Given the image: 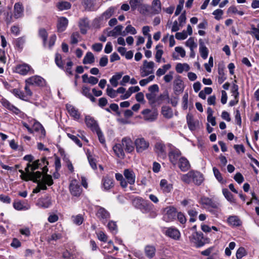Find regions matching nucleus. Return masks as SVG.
Wrapping results in <instances>:
<instances>
[{
    "mask_svg": "<svg viewBox=\"0 0 259 259\" xmlns=\"http://www.w3.org/2000/svg\"><path fill=\"white\" fill-rule=\"evenodd\" d=\"M199 203L215 217L218 218L222 212L221 204L217 199L203 196L201 197Z\"/></svg>",
    "mask_w": 259,
    "mask_h": 259,
    "instance_id": "obj_1",
    "label": "nucleus"
},
{
    "mask_svg": "<svg viewBox=\"0 0 259 259\" xmlns=\"http://www.w3.org/2000/svg\"><path fill=\"white\" fill-rule=\"evenodd\" d=\"M168 146L170 148L168 154L169 161L173 165H176L178 163L180 158L182 157V153L179 149L173 146L171 144H169Z\"/></svg>",
    "mask_w": 259,
    "mask_h": 259,
    "instance_id": "obj_2",
    "label": "nucleus"
},
{
    "mask_svg": "<svg viewBox=\"0 0 259 259\" xmlns=\"http://www.w3.org/2000/svg\"><path fill=\"white\" fill-rule=\"evenodd\" d=\"M155 63L153 61L148 62L147 60L143 61V64L140 67V74L143 77L147 76L154 73Z\"/></svg>",
    "mask_w": 259,
    "mask_h": 259,
    "instance_id": "obj_3",
    "label": "nucleus"
},
{
    "mask_svg": "<svg viewBox=\"0 0 259 259\" xmlns=\"http://www.w3.org/2000/svg\"><path fill=\"white\" fill-rule=\"evenodd\" d=\"M191 243L197 247H200L203 246L205 244L203 234L201 232L194 231L189 237Z\"/></svg>",
    "mask_w": 259,
    "mask_h": 259,
    "instance_id": "obj_4",
    "label": "nucleus"
},
{
    "mask_svg": "<svg viewBox=\"0 0 259 259\" xmlns=\"http://www.w3.org/2000/svg\"><path fill=\"white\" fill-rule=\"evenodd\" d=\"M14 72L22 75H26L33 74L34 70L29 64L24 63L17 65L15 67Z\"/></svg>",
    "mask_w": 259,
    "mask_h": 259,
    "instance_id": "obj_5",
    "label": "nucleus"
},
{
    "mask_svg": "<svg viewBox=\"0 0 259 259\" xmlns=\"http://www.w3.org/2000/svg\"><path fill=\"white\" fill-rule=\"evenodd\" d=\"M25 83L30 85L44 87L46 85V81L41 76L39 75H33L28 77L25 80Z\"/></svg>",
    "mask_w": 259,
    "mask_h": 259,
    "instance_id": "obj_6",
    "label": "nucleus"
},
{
    "mask_svg": "<svg viewBox=\"0 0 259 259\" xmlns=\"http://www.w3.org/2000/svg\"><path fill=\"white\" fill-rule=\"evenodd\" d=\"M134 144L138 153L143 152L148 149L149 147V142L142 137L136 139Z\"/></svg>",
    "mask_w": 259,
    "mask_h": 259,
    "instance_id": "obj_7",
    "label": "nucleus"
},
{
    "mask_svg": "<svg viewBox=\"0 0 259 259\" xmlns=\"http://www.w3.org/2000/svg\"><path fill=\"white\" fill-rule=\"evenodd\" d=\"M154 151L158 156L164 159L166 158L167 153L166 151V147L162 142H157L155 143L154 146Z\"/></svg>",
    "mask_w": 259,
    "mask_h": 259,
    "instance_id": "obj_8",
    "label": "nucleus"
},
{
    "mask_svg": "<svg viewBox=\"0 0 259 259\" xmlns=\"http://www.w3.org/2000/svg\"><path fill=\"white\" fill-rule=\"evenodd\" d=\"M177 214V209L173 206H169L165 208V213L163 215V219L167 222L173 221Z\"/></svg>",
    "mask_w": 259,
    "mask_h": 259,
    "instance_id": "obj_9",
    "label": "nucleus"
},
{
    "mask_svg": "<svg viewBox=\"0 0 259 259\" xmlns=\"http://www.w3.org/2000/svg\"><path fill=\"white\" fill-rule=\"evenodd\" d=\"M126 152L130 153L134 151L135 146L133 142L130 137H124L121 140V143Z\"/></svg>",
    "mask_w": 259,
    "mask_h": 259,
    "instance_id": "obj_10",
    "label": "nucleus"
},
{
    "mask_svg": "<svg viewBox=\"0 0 259 259\" xmlns=\"http://www.w3.org/2000/svg\"><path fill=\"white\" fill-rule=\"evenodd\" d=\"M85 122L88 127L90 128L93 132L95 133L100 130L97 121L89 115L85 116Z\"/></svg>",
    "mask_w": 259,
    "mask_h": 259,
    "instance_id": "obj_11",
    "label": "nucleus"
},
{
    "mask_svg": "<svg viewBox=\"0 0 259 259\" xmlns=\"http://www.w3.org/2000/svg\"><path fill=\"white\" fill-rule=\"evenodd\" d=\"M165 234L175 240H179L181 237V233L179 230L174 227L167 228Z\"/></svg>",
    "mask_w": 259,
    "mask_h": 259,
    "instance_id": "obj_12",
    "label": "nucleus"
},
{
    "mask_svg": "<svg viewBox=\"0 0 259 259\" xmlns=\"http://www.w3.org/2000/svg\"><path fill=\"white\" fill-rule=\"evenodd\" d=\"M71 194L74 196H79L82 191L81 188L76 180H72L69 185Z\"/></svg>",
    "mask_w": 259,
    "mask_h": 259,
    "instance_id": "obj_13",
    "label": "nucleus"
},
{
    "mask_svg": "<svg viewBox=\"0 0 259 259\" xmlns=\"http://www.w3.org/2000/svg\"><path fill=\"white\" fill-rule=\"evenodd\" d=\"M24 7L21 3L18 2L14 6L13 16L15 19L22 18L24 16Z\"/></svg>",
    "mask_w": 259,
    "mask_h": 259,
    "instance_id": "obj_14",
    "label": "nucleus"
},
{
    "mask_svg": "<svg viewBox=\"0 0 259 259\" xmlns=\"http://www.w3.org/2000/svg\"><path fill=\"white\" fill-rule=\"evenodd\" d=\"M142 113L144 115V119L150 121L155 120L158 115L157 112L156 110H151L148 109L144 110Z\"/></svg>",
    "mask_w": 259,
    "mask_h": 259,
    "instance_id": "obj_15",
    "label": "nucleus"
},
{
    "mask_svg": "<svg viewBox=\"0 0 259 259\" xmlns=\"http://www.w3.org/2000/svg\"><path fill=\"white\" fill-rule=\"evenodd\" d=\"M68 25V20L64 17L58 18L57 23V29L58 32L64 31Z\"/></svg>",
    "mask_w": 259,
    "mask_h": 259,
    "instance_id": "obj_16",
    "label": "nucleus"
},
{
    "mask_svg": "<svg viewBox=\"0 0 259 259\" xmlns=\"http://www.w3.org/2000/svg\"><path fill=\"white\" fill-rule=\"evenodd\" d=\"M113 179L106 176L103 178L102 180V188L105 191H108L113 187Z\"/></svg>",
    "mask_w": 259,
    "mask_h": 259,
    "instance_id": "obj_17",
    "label": "nucleus"
},
{
    "mask_svg": "<svg viewBox=\"0 0 259 259\" xmlns=\"http://www.w3.org/2000/svg\"><path fill=\"white\" fill-rule=\"evenodd\" d=\"M66 109L69 115L75 120H78L80 117V114L78 110L70 104H66Z\"/></svg>",
    "mask_w": 259,
    "mask_h": 259,
    "instance_id": "obj_18",
    "label": "nucleus"
},
{
    "mask_svg": "<svg viewBox=\"0 0 259 259\" xmlns=\"http://www.w3.org/2000/svg\"><path fill=\"white\" fill-rule=\"evenodd\" d=\"M14 208L17 210H26L30 208L29 205L26 201L16 199L13 202Z\"/></svg>",
    "mask_w": 259,
    "mask_h": 259,
    "instance_id": "obj_19",
    "label": "nucleus"
},
{
    "mask_svg": "<svg viewBox=\"0 0 259 259\" xmlns=\"http://www.w3.org/2000/svg\"><path fill=\"white\" fill-rule=\"evenodd\" d=\"M123 175L129 184L134 185L135 184L136 175L132 169H124L123 171Z\"/></svg>",
    "mask_w": 259,
    "mask_h": 259,
    "instance_id": "obj_20",
    "label": "nucleus"
},
{
    "mask_svg": "<svg viewBox=\"0 0 259 259\" xmlns=\"http://www.w3.org/2000/svg\"><path fill=\"white\" fill-rule=\"evenodd\" d=\"M33 130L39 133V138L40 139H44L46 137V131L42 125V124L38 121L35 122L33 123Z\"/></svg>",
    "mask_w": 259,
    "mask_h": 259,
    "instance_id": "obj_21",
    "label": "nucleus"
},
{
    "mask_svg": "<svg viewBox=\"0 0 259 259\" xmlns=\"http://www.w3.org/2000/svg\"><path fill=\"white\" fill-rule=\"evenodd\" d=\"M96 215L102 221L106 220L110 218L109 212L105 208L101 206H98Z\"/></svg>",
    "mask_w": 259,
    "mask_h": 259,
    "instance_id": "obj_22",
    "label": "nucleus"
},
{
    "mask_svg": "<svg viewBox=\"0 0 259 259\" xmlns=\"http://www.w3.org/2000/svg\"><path fill=\"white\" fill-rule=\"evenodd\" d=\"M227 223L232 227H237L242 225V221L237 215H231L227 219Z\"/></svg>",
    "mask_w": 259,
    "mask_h": 259,
    "instance_id": "obj_23",
    "label": "nucleus"
},
{
    "mask_svg": "<svg viewBox=\"0 0 259 259\" xmlns=\"http://www.w3.org/2000/svg\"><path fill=\"white\" fill-rule=\"evenodd\" d=\"M79 27L80 32L82 34H85L90 28L89 21L87 18H83L80 19L79 22Z\"/></svg>",
    "mask_w": 259,
    "mask_h": 259,
    "instance_id": "obj_24",
    "label": "nucleus"
},
{
    "mask_svg": "<svg viewBox=\"0 0 259 259\" xmlns=\"http://www.w3.org/2000/svg\"><path fill=\"white\" fill-rule=\"evenodd\" d=\"M179 168L183 171H186L190 168V164L189 161L185 157H181L178 161Z\"/></svg>",
    "mask_w": 259,
    "mask_h": 259,
    "instance_id": "obj_25",
    "label": "nucleus"
},
{
    "mask_svg": "<svg viewBox=\"0 0 259 259\" xmlns=\"http://www.w3.org/2000/svg\"><path fill=\"white\" fill-rule=\"evenodd\" d=\"M160 187L163 193H168L172 189V185L168 183L165 179H162L160 182Z\"/></svg>",
    "mask_w": 259,
    "mask_h": 259,
    "instance_id": "obj_26",
    "label": "nucleus"
},
{
    "mask_svg": "<svg viewBox=\"0 0 259 259\" xmlns=\"http://www.w3.org/2000/svg\"><path fill=\"white\" fill-rule=\"evenodd\" d=\"M124 148L120 143L116 144L113 147V150L115 155L119 158L123 159L125 156Z\"/></svg>",
    "mask_w": 259,
    "mask_h": 259,
    "instance_id": "obj_27",
    "label": "nucleus"
},
{
    "mask_svg": "<svg viewBox=\"0 0 259 259\" xmlns=\"http://www.w3.org/2000/svg\"><path fill=\"white\" fill-rule=\"evenodd\" d=\"M199 53L201 57L203 59H206L208 55V50L205 46V44L202 39L199 40Z\"/></svg>",
    "mask_w": 259,
    "mask_h": 259,
    "instance_id": "obj_28",
    "label": "nucleus"
},
{
    "mask_svg": "<svg viewBox=\"0 0 259 259\" xmlns=\"http://www.w3.org/2000/svg\"><path fill=\"white\" fill-rule=\"evenodd\" d=\"M192 182L196 185H200L203 181V177L202 174L197 171L193 170Z\"/></svg>",
    "mask_w": 259,
    "mask_h": 259,
    "instance_id": "obj_29",
    "label": "nucleus"
},
{
    "mask_svg": "<svg viewBox=\"0 0 259 259\" xmlns=\"http://www.w3.org/2000/svg\"><path fill=\"white\" fill-rule=\"evenodd\" d=\"M154 208V206L148 200H144L141 206L140 210L143 213H148Z\"/></svg>",
    "mask_w": 259,
    "mask_h": 259,
    "instance_id": "obj_30",
    "label": "nucleus"
},
{
    "mask_svg": "<svg viewBox=\"0 0 259 259\" xmlns=\"http://www.w3.org/2000/svg\"><path fill=\"white\" fill-rule=\"evenodd\" d=\"M184 85L181 79H177L174 81V90L176 94L182 92L184 90Z\"/></svg>",
    "mask_w": 259,
    "mask_h": 259,
    "instance_id": "obj_31",
    "label": "nucleus"
},
{
    "mask_svg": "<svg viewBox=\"0 0 259 259\" xmlns=\"http://www.w3.org/2000/svg\"><path fill=\"white\" fill-rule=\"evenodd\" d=\"M96 0H83L82 5L85 11H93L95 10V3Z\"/></svg>",
    "mask_w": 259,
    "mask_h": 259,
    "instance_id": "obj_32",
    "label": "nucleus"
},
{
    "mask_svg": "<svg viewBox=\"0 0 259 259\" xmlns=\"http://www.w3.org/2000/svg\"><path fill=\"white\" fill-rule=\"evenodd\" d=\"M38 204L41 207L48 208L52 205L51 199L48 196L40 198L38 200Z\"/></svg>",
    "mask_w": 259,
    "mask_h": 259,
    "instance_id": "obj_33",
    "label": "nucleus"
},
{
    "mask_svg": "<svg viewBox=\"0 0 259 259\" xmlns=\"http://www.w3.org/2000/svg\"><path fill=\"white\" fill-rule=\"evenodd\" d=\"M81 94L87 98L89 99L92 102H95L96 101V98L90 92V88L85 85H83L82 88Z\"/></svg>",
    "mask_w": 259,
    "mask_h": 259,
    "instance_id": "obj_34",
    "label": "nucleus"
},
{
    "mask_svg": "<svg viewBox=\"0 0 259 259\" xmlns=\"http://www.w3.org/2000/svg\"><path fill=\"white\" fill-rule=\"evenodd\" d=\"M161 113L165 118L167 119L171 118L173 116L172 110L168 106H163L161 108Z\"/></svg>",
    "mask_w": 259,
    "mask_h": 259,
    "instance_id": "obj_35",
    "label": "nucleus"
},
{
    "mask_svg": "<svg viewBox=\"0 0 259 259\" xmlns=\"http://www.w3.org/2000/svg\"><path fill=\"white\" fill-rule=\"evenodd\" d=\"M11 92L16 97L25 101H28L26 95H25V93L20 90L18 89H14L12 90Z\"/></svg>",
    "mask_w": 259,
    "mask_h": 259,
    "instance_id": "obj_36",
    "label": "nucleus"
},
{
    "mask_svg": "<svg viewBox=\"0 0 259 259\" xmlns=\"http://www.w3.org/2000/svg\"><path fill=\"white\" fill-rule=\"evenodd\" d=\"M162 48L163 46L161 44L157 45L155 47V60L158 63H160L161 62L162 56L163 54V51L162 50Z\"/></svg>",
    "mask_w": 259,
    "mask_h": 259,
    "instance_id": "obj_37",
    "label": "nucleus"
},
{
    "mask_svg": "<svg viewBox=\"0 0 259 259\" xmlns=\"http://www.w3.org/2000/svg\"><path fill=\"white\" fill-rule=\"evenodd\" d=\"M145 252L146 255L149 258H153L156 252V249L152 245H147L145 248Z\"/></svg>",
    "mask_w": 259,
    "mask_h": 259,
    "instance_id": "obj_38",
    "label": "nucleus"
},
{
    "mask_svg": "<svg viewBox=\"0 0 259 259\" xmlns=\"http://www.w3.org/2000/svg\"><path fill=\"white\" fill-rule=\"evenodd\" d=\"M187 123L190 130L193 131L196 129V125L194 121L193 115L188 113L186 116Z\"/></svg>",
    "mask_w": 259,
    "mask_h": 259,
    "instance_id": "obj_39",
    "label": "nucleus"
},
{
    "mask_svg": "<svg viewBox=\"0 0 259 259\" xmlns=\"http://www.w3.org/2000/svg\"><path fill=\"white\" fill-rule=\"evenodd\" d=\"M56 6L60 11H64L70 9L71 4L68 2L62 1L59 2Z\"/></svg>",
    "mask_w": 259,
    "mask_h": 259,
    "instance_id": "obj_40",
    "label": "nucleus"
},
{
    "mask_svg": "<svg viewBox=\"0 0 259 259\" xmlns=\"http://www.w3.org/2000/svg\"><path fill=\"white\" fill-rule=\"evenodd\" d=\"M95 62V57L91 52H88L85 54L83 59L82 63L84 64H92Z\"/></svg>",
    "mask_w": 259,
    "mask_h": 259,
    "instance_id": "obj_41",
    "label": "nucleus"
},
{
    "mask_svg": "<svg viewBox=\"0 0 259 259\" xmlns=\"http://www.w3.org/2000/svg\"><path fill=\"white\" fill-rule=\"evenodd\" d=\"M123 26L122 25H117L115 26L112 30L108 32V36L115 37L117 35H120Z\"/></svg>",
    "mask_w": 259,
    "mask_h": 259,
    "instance_id": "obj_42",
    "label": "nucleus"
},
{
    "mask_svg": "<svg viewBox=\"0 0 259 259\" xmlns=\"http://www.w3.org/2000/svg\"><path fill=\"white\" fill-rule=\"evenodd\" d=\"M41 176L42 174L40 171H30L29 180H32L34 182L37 183L39 181V179L41 178Z\"/></svg>",
    "mask_w": 259,
    "mask_h": 259,
    "instance_id": "obj_43",
    "label": "nucleus"
},
{
    "mask_svg": "<svg viewBox=\"0 0 259 259\" xmlns=\"http://www.w3.org/2000/svg\"><path fill=\"white\" fill-rule=\"evenodd\" d=\"M152 9L154 14H158L160 12L161 8L159 0H154L152 2Z\"/></svg>",
    "mask_w": 259,
    "mask_h": 259,
    "instance_id": "obj_44",
    "label": "nucleus"
},
{
    "mask_svg": "<svg viewBox=\"0 0 259 259\" xmlns=\"http://www.w3.org/2000/svg\"><path fill=\"white\" fill-rule=\"evenodd\" d=\"M30 163H28L27 164V166L25 169L26 172H24L22 170H19V172L21 173V177L22 179L25 181H28L30 175Z\"/></svg>",
    "mask_w": 259,
    "mask_h": 259,
    "instance_id": "obj_45",
    "label": "nucleus"
},
{
    "mask_svg": "<svg viewBox=\"0 0 259 259\" xmlns=\"http://www.w3.org/2000/svg\"><path fill=\"white\" fill-rule=\"evenodd\" d=\"M38 35L42 39L44 46L47 44L48 32L44 28H40L38 30Z\"/></svg>",
    "mask_w": 259,
    "mask_h": 259,
    "instance_id": "obj_46",
    "label": "nucleus"
},
{
    "mask_svg": "<svg viewBox=\"0 0 259 259\" xmlns=\"http://www.w3.org/2000/svg\"><path fill=\"white\" fill-rule=\"evenodd\" d=\"M115 10V8L111 7L109 8L105 12H104L102 15V18L103 19H108L110 18L114 14Z\"/></svg>",
    "mask_w": 259,
    "mask_h": 259,
    "instance_id": "obj_47",
    "label": "nucleus"
},
{
    "mask_svg": "<svg viewBox=\"0 0 259 259\" xmlns=\"http://www.w3.org/2000/svg\"><path fill=\"white\" fill-rule=\"evenodd\" d=\"M121 77L122 74L120 73H116L112 76L109 81L113 87L115 88L117 87L118 84V80H119Z\"/></svg>",
    "mask_w": 259,
    "mask_h": 259,
    "instance_id": "obj_48",
    "label": "nucleus"
},
{
    "mask_svg": "<svg viewBox=\"0 0 259 259\" xmlns=\"http://www.w3.org/2000/svg\"><path fill=\"white\" fill-rule=\"evenodd\" d=\"M176 69L178 73H182L184 71H188L190 69V67L186 63H179L177 65Z\"/></svg>",
    "mask_w": 259,
    "mask_h": 259,
    "instance_id": "obj_49",
    "label": "nucleus"
},
{
    "mask_svg": "<svg viewBox=\"0 0 259 259\" xmlns=\"http://www.w3.org/2000/svg\"><path fill=\"white\" fill-rule=\"evenodd\" d=\"M55 63L57 66L61 69L64 70V64L62 60L61 55L59 53H56L55 55Z\"/></svg>",
    "mask_w": 259,
    "mask_h": 259,
    "instance_id": "obj_50",
    "label": "nucleus"
},
{
    "mask_svg": "<svg viewBox=\"0 0 259 259\" xmlns=\"http://www.w3.org/2000/svg\"><path fill=\"white\" fill-rule=\"evenodd\" d=\"M193 170L189 171L187 174L183 175L181 177L182 180L187 183L189 184L192 182Z\"/></svg>",
    "mask_w": 259,
    "mask_h": 259,
    "instance_id": "obj_51",
    "label": "nucleus"
},
{
    "mask_svg": "<svg viewBox=\"0 0 259 259\" xmlns=\"http://www.w3.org/2000/svg\"><path fill=\"white\" fill-rule=\"evenodd\" d=\"M143 0H130V4L133 11H135L137 8L142 5Z\"/></svg>",
    "mask_w": 259,
    "mask_h": 259,
    "instance_id": "obj_52",
    "label": "nucleus"
},
{
    "mask_svg": "<svg viewBox=\"0 0 259 259\" xmlns=\"http://www.w3.org/2000/svg\"><path fill=\"white\" fill-rule=\"evenodd\" d=\"M62 238V235L60 233H53L50 237H48L47 241L49 243H51L52 241H56L58 240L61 239Z\"/></svg>",
    "mask_w": 259,
    "mask_h": 259,
    "instance_id": "obj_53",
    "label": "nucleus"
},
{
    "mask_svg": "<svg viewBox=\"0 0 259 259\" xmlns=\"http://www.w3.org/2000/svg\"><path fill=\"white\" fill-rule=\"evenodd\" d=\"M11 111H12L13 113L17 115H18L19 117L21 118H24L25 117L27 116L26 115L21 111L20 109H19L17 107L15 106L14 105H13L12 107H11V109L9 110Z\"/></svg>",
    "mask_w": 259,
    "mask_h": 259,
    "instance_id": "obj_54",
    "label": "nucleus"
},
{
    "mask_svg": "<svg viewBox=\"0 0 259 259\" xmlns=\"http://www.w3.org/2000/svg\"><path fill=\"white\" fill-rule=\"evenodd\" d=\"M25 42V38L24 36L17 38L15 41V46L20 50H22Z\"/></svg>",
    "mask_w": 259,
    "mask_h": 259,
    "instance_id": "obj_55",
    "label": "nucleus"
},
{
    "mask_svg": "<svg viewBox=\"0 0 259 259\" xmlns=\"http://www.w3.org/2000/svg\"><path fill=\"white\" fill-rule=\"evenodd\" d=\"M247 254V252L245 249L243 247H239L236 253V256L237 259H241L243 256Z\"/></svg>",
    "mask_w": 259,
    "mask_h": 259,
    "instance_id": "obj_56",
    "label": "nucleus"
},
{
    "mask_svg": "<svg viewBox=\"0 0 259 259\" xmlns=\"http://www.w3.org/2000/svg\"><path fill=\"white\" fill-rule=\"evenodd\" d=\"M213 172L215 178L220 183L222 184L225 183V181L223 180L222 175L218 168H217L215 167H213Z\"/></svg>",
    "mask_w": 259,
    "mask_h": 259,
    "instance_id": "obj_57",
    "label": "nucleus"
},
{
    "mask_svg": "<svg viewBox=\"0 0 259 259\" xmlns=\"http://www.w3.org/2000/svg\"><path fill=\"white\" fill-rule=\"evenodd\" d=\"M223 193L225 198L230 202H234V199L232 193L227 189H223Z\"/></svg>",
    "mask_w": 259,
    "mask_h": 259,
    "instance_id": "obj_58",
    "label": "nucleus"
},
{
    "mask_svg": "<svg viewBox=\"0 0 259 259\" xmlns=\"http://www.w3.org/2000/svg\"><path fill=\"white\" fill-rule=\"evenodd\" d=\"M107 227L113 234H116L117 232V226L116 222L110 221L108 224Z\"/></svg>",
    "mask_w": 259,
    "mask_h": 259,
    "instance_id": "obj_59",
    "label": "nucleus"
},
{
    "mask_svg": "<svg viewBox=\"0 0 259 259\" xmlns=\"http://www.w3.org/2000/svg\"><path fill=\"white\" fill-rule=\"evenodd\" d=\"M186 46L190 48L195 49L197 47V44L195 42L194 39L193 37H190L186 42Z\"/></svg>",
    "mask_w": 259,
    "mask_h": 259,
    "instance_id": "obj_60",
    "label": "nucleus"
},
{
    "mask_svg": "<svg viewBox=\"0 0 259 259\" xmlns=\"http://www.w3.org/2000/svg\"><path fill=\"white\" fill-rule=\"evenodd\" d=\"M39 161H41L40 162V168L42 167V169L44 172L46 173L48 171L47 165L49 163L46 158H42L41 159H39Z\"/></svg>",
    "mask_w": 259,
    "mask_h": 259,
    "instance_id": "obj_61",
    "label": "nucleus"
},
{
    "mask_svg": "<svg viewBox=\"0 0 259 259\" xmlns=\"http://www.w3.org/2000/svg\"><path fill=\"white\" fill-rule=\"evenodd\" d=\"M177 219L179 222L182 224L185 225L187 222V219L184 213L182 212H177Z\"/></svg>",
    "mask_w": 259,
    "mask_h": 259,
    "instance_id": "obj_62",
    "label": "nucleus"
},
{
    "mask_svg": "<svg viewBox=\"0 0 259 259\" xmlns=\"http://www.w3.org/2000/svg\"><path fill=\"white\" fill-rule=\"evenodd\" d=\"M144 200H145L141 197H136L133 200V204L135 207L140 209Z\"/></svg>",
    "mask_w": 259,
    "mask_h": 259,
    "instance_id": "obj_63",
    "label": "nucleus"
},
{
    "mask_svg": "<svg viewBox=\"0 0 259 259\" xmlns=\"http://www.w3.org/2000/svg\"><path fill=\"white\" fill-rule=\"evenodd\" d=\"M146 97L151 104L156 103V94L153 93H149L146 94Z\"/></svg>",
    "mask_w": 259,
    "mask_h": 259,
    "instance_id": "obj_64",
    "label": "nucleus"
}]
</instances>
